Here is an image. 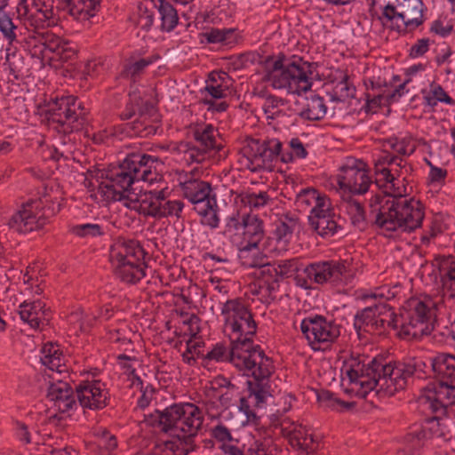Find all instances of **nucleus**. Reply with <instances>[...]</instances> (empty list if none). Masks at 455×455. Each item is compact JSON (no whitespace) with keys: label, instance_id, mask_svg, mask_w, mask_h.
Instances as JSON below:
<instances>
[{"label":"nucleus","instance_id":"0e129e2a","mask_svg":"<svg viewBox=\"0 0 455 455\" xmlns=\"http://www.w3.org/2000/svg\"><path fill=\"white\" fill-rule=\"evenodd\" d=\"M431 92L437 101L444 102L450 105L454 103V100L445 92L440 84H436L435 82H433L431 84Z\"/></svg>","mask_w":455,"mask_h":455},{"label":"nucleus","instance_id":"393cba45","mask_svg":"<svg viewBox=\"0 0 455 455\" xmlns=\"http://www.w3.org/2000/svg\"><path fill=\"white\" fill-rule=\"evenodd\" d=\"M195 429L186 428L185 432L178 433V436H172V440L164 442L167 450L172 451L175 455H188L196 451L198 446L195 443V437L202 426L194 425Z\"/></svg>","mask_w":455,"mask_h":455},{"label":"nucleus","instance_id":"e433bc0d","mask_svg":"<svg viewBox=\"0 0 455 455\" xmlns=\"http://www.w3.org/2000/svg\"><path fill=\"white\" fill-rule=\"evenodd\" d=\"M9 0H0V30L4 37L10 42L17 38L18 27L12 21V19L3 12Z\"/></svg>","mask_w":455,"mask_h":455},{"label":"nucleus","instance_id":"a878e982","mask_svg":"<svg viewBox=\"0 0 455 455\" xmlns=\"http://www.w3.org/2000/svg\"><path fill=\"white\" fill-rule=\"evenodd\" d=\"M243 236L247 243L240 249L242 254L251 251L258 247L259 243L264 236L263 221L257 216L246 214L243 217Z\"/></svg>","mask_w":455,"mask_h":455},{"label":"nucleus","instance_id":"8fccbe9b","mask_svg":"<svg viewBox=\"0 0 455 455\" xmlns=\"http://www.w3.org/2000/svg\"><path fill=\"white\" fill-rule=\"evenodd\" d=\"M71 232L80 237H84L87 235L91 236H99L103 235L102 228L99 224H83L74 226L71 228Z\"/></svg>","mask_w":455,"mask_h":455},{"label":"nucleus","instance_id":"2eb2a0df","mask_svg":"<svg viewBox=\"0 0 455 455\" xmlns=\"http://www.w3.org/2000/svg\"><path fill=\"white\" fill-rule=\"evenodd\" d=\"M221 314L226 315V326H230L232 332L237 334L235 340L249 339L253 345L257 323L247 307L235 299L228 300L221 308Z\"/></svg>","mask_w":455,"mask_h":455},{"label":"nucleus","instance_id":"680f3d73","mask_svg":"<svg viewBox=\"0 0 455 455\" xmlns=\"http://www.w3.org/2000/svg\"><path fill=\"white\" fill-rule=\"evenodd\" d=\"M301 429L294 428L290 433V443L293 447H297L299 450L307 451L309 449V443H307V438L301 441L300 435Z\"/></svg>","mask_w":455,"mask_h":455},{"label":"nucleus","instance_id":"774afa93","mask_svg":"<svg viewBox=\"0 0 455 455\" xmlns=\"http://www.w3.org/2000/svg\"><path fill=\"white\" fill-rule=\"evenodd\" d=\"M98 445L108 451H111L117 447V441L115 435H109L108 432L105 431L103 436L99 440Z\"/></svg>","mask_w":455,"mask_h":455},{"label":"nucleus","instance_id":"c9c22d12","mask_svg":"<svg viewBox=\"0 0 455 455\" xmlns=\"http://www.w3.org/2000/svg\"><path fill=\"white\" fill-rule=\"evenodd\" d=\"M299 226V218L291 217L288 214L282 215L275 224V236L277 241L288 243L295 228Z\"/></svg>","mask_w":455,"mask_h":455},{"label":"nucleus","instance_id":"bb28decb","mask_svg":"<svg viewBox=\"0 0 455 455\" xmlns=\"http://www.w3.org/2000/svg\"><path fill=\"white\" fill-rule=\"evenodd\" d=\"M330 198L325 195H322L314 188H307L302 189L296 196L295 205L299 212H310L309 215H313L315 210L320 207L328 206Z\"/></svg>","mask_w":455,"mask_h":455},{"label":"nucleus","instance_id":"6e6d98bb","mask_svg":"<svg viewBox=\"0 0 455 455\" xmlns=\"http://www.w3.org/2000/svg\"><path fill=\"white\" fill-rule=\"evenodd\" d=\"M383 2H387L383 8V16L387 18L388 20H392L395 19L396 13H398V4H400V0H382ZM378 0H371V7H373ZM372 11V8H371Z\"/></svg>","mask_w":455,"mask_h":455},{"label":"nucleus","instance_id":"5fc2aeb1","mask_svg":"<svg viewBox=\"0 0 455 455\" xmlns=\"http://www.w3.org/2000/svg\"><path fill=\"white\" fill-rule=\"evenodd\" d=\"M23 63V58L20 53L12 52L6 54L5 64L8 65L10 73L12 74L15 78H18L19 73L21 71V67Z\"/></svg>","mask_w":455,"mask_h":455},{"label":"nucleus","instance_id":"052dcab7","mask_svg":"<svg viewBox=\"0 0 455 455\" xmlns=\"http://www.w3.org/2000/svg\"><path fill=\"white\" fill-rule=\"evenodd\" d=\"M212 436L223 443L232 440V435L230 431L223 425H218L214 427L212 429Z\"/></svg>","mask_w":455,"mask_h":455},{"label":"nucleus","instance_id":"9b49d317","mask_svg":"<svg viewBox=\"0 0 455 455\" xmlns=\"http://www.w3.org/2000/svg\"><path fill=\"white\" fill-rule=\"evenodd\" d=\"M282 142L277 139L259 140L247 138L240 149L244 165L252 172L261 170L273 171L274 161L278 158Z\"/></svg>","mask_w":455,"mask_h":455},{"label":"nucleus","instance_id":"20e7f679","mask_svg":"<svg viewBox=\"0 0 455 455\" xmlns=\"http://www.w3.org/2000/svg\"><path fill=\"white\" fill-rule=\"evenodd\" d=\"M259 63L265 70L264 80L270 82L275 89L298 95L311 89V76L317 67L316 63L303 61L302 59L288 60L283 53L276 59L269 55Z\"/></svg>","mask_w":455,"mask_h":455},{"label":"nucleus","instance_id":"3c124183","mask_svg":"<svg viewBox=\"0 0 455 455\" xmlns=\"http://www.w3.org/2000/svg\"><path fill=\"white\" fill-rule=\"evenodd\" d=\"M420 401L425 404H428V407L432 410L433 412H444L448 407L445 403L437 402V396H435L434 393L431 392L430 388H427L424 391V394L420 396Z\"/></svg>","mask_w":455,"mask_h":455},{"label":"nucleus","instance_id":"37998d69","mask_svg":"<svg viewBox=\"0 0 455 455\" xmlns=\"http://www.w3.org/2000/svg\"><path fill=\"white\" fill-rule=\"evenodd\" d=\"M440 272L443 287L451 291V297H455V261L442 265Z\"/></svg>","mask_w":455,"mask_h":455},{"label":"nucleus","instance_id":"864d4df0","mask_svg":"<svg viewBox=\"0 0 455 455\" xmlns=\"http://www.w3.org/2000/svg\"><path fill=\"white\" fill-rule=\"evenodd\" d=\"M276 267L280 280L290 277L294 271L299 269L296 259L281 260Z\"/></svg>","mask_w":455,"mask_h":455},{"label":"nucleus","instance_id":"4d7b16f0","mask_svg":"<svg viewBox=\"0 0 455 455\" xmlns=\"http://www.w3.org/2000/svg\"><path fill=\"white\" fill-rule=\"evenodd\" d=\"M149 64L150 61L145 59H140L138 61L128 64L124 67L123 76L134 77L135 76L140 74L143 71V69Z\"/></svg>","mask_w":455,"mask_h":455},{"label":"nucleus","instance_id":"09e8293b","mask_svg":"<svg viewBox=\"0 0 455 455\" xmlns=\"http://www.w3.org/2000/svg\"><path fill=\"white\" fill-rule=\"evenodd\" d=\"M270 200L269 196L267 192H260L259 194L246 193L242 195L241 201L244 204H248L250 207L259 208L264 206Z\"/></svg>","mask_w":455,"mask_h":455},{"label":"nucleus","instance_id":"1a4fd4ad","mask_svg":"<svg viewBox=\"0 0 455 455\" xmlns=\"http://www.w3.org/2000/svg\"><path fill=\"white\" fill-rule=\"evenodd\" d=\"M399 315V336L403 339H419L434 330L435 310L419 299H409Z\"/></svg>","mask_w":455,"mask_h":455},{"label":"nucleus","instance_id":"de8ad7c7","mask_svg":"<svg viewBox=\"0 0 455 455\" xmlns=\"http://www.w3.org/2000/svg\"><path fill=\"white\" fill-rule=\"evenodd\" d=\"M253 275L258 280L259 284L274 281H280L277 273V267H275L274 265H271L270 263L267 266H265L263 268H260V270H255Z\"/></svg>","mask_w":455,"mask_h":455},{"label":"nucleus","instance_id":"a211bd4d","mask_svg":"<svg viewBox=\"0 0 455 455\" xmlns=\"http://www.w3.org/2000/svg\"><path fill=\"white\" fill-rule=\"evenodd\" d=\"M400 3L395 19H400L402 25H397L396 30L400 35L405 36L425 22V7L422 0H400Z\"/></svg>","mask_w":455,"mask_h":455},{"label":"nucleus","instance_id":"a18cd8bd","mask_svg":"<svg viewBox=\"0 0 455 455\" xmlns=\"http://www.w3.org/2000/svg\"><path fill=\"white\" fill-rule=\"evenodd\" d=\"M34 306H27V302L20 305V315L21 320L28 323L32 328L38 329L40 325L39 311L33 310Z\"/></svg>","mask_w":455,"mask_h":455},{"label":"nucleus","instance_id":"aec40b11","mask_svg":"<svg viewBox=\"0 0 455 455\" xmlns=\"http://www.w3.org/2000/svg\"><path fill=\"white\" fill-rule=\"evenodd\" d=\"M26 39L28 44L35 43L34 47L41 46L42 49L39 52L43 54L46 51L54 52L63 60H67L70 58V54H74L73 51L68 49L67 43H63L59 36L50 33L47 29L29 30Z\"/></svg>","mask_w":455,"mask_h":455},{"label":"nucleus","instance_id":"f704fd0d","mask_svg":"<svg viewBox=\"0 0 455 455\" xmlns=\"http://www.w3.org/2000/svg\"><path fill=\"white\" fill-rule=\"evenodd\" d=\"M158 2L157 10L161 20V29L171 32L178 25V12L169 1L158 0Z\"/></svg>","mask_w":455,"mask_h":455},{"label":"nucleus","instance_id":"b1692460","mask_svg":"<svg viewBox=\"0 0 455 455\" xmlns=\"http://www.w3.org/2000/svg\"><path fill=\"white\" fill-rule=\"evenodd\" d=\"M307 220L310 228L322 237L331 236L337 233L338 228H340L333 219L331 202L328 203V206H322L315 210L313 215H308Z\"/></svg>","mask_w":455,"mask_h":455},{"label":"nucleus","instance_id":"f8f14e48","mask_svg":"<svg viewBox=\"0 0 455 455\" xmlns=\"http://www.w3.org/2000/svg\"><path fill=\"white\" fill-rule=\"evenodd\" d=\"M53 0H20L17 6L19 18H24L28 33L47 29L59 24L58 9L55 11Z\"/></svg>","mask_w":455,"mask_h":455},{"label":"nucleus","instance_id":"e2e57ef3","mask_svg":"<svg viewBox=\"0 0 455 455\" xmlns=\"http://www.w3.org/2000/svg\"><path fill=\"white\" fill-rule=\"evenodd\" d=\"M427 164L430 167L429 180L431 182H440L444 180L447 176V171L435 166L429 160L425 159Z\"/></svg>","mask_w":455,"mask_h":455},{"label":"nucleus","instance_id":"58836bf2","mask_svg":"<svg viewBox=\"0 0 455 455\" xmlns=\"http://www.w3.org/2000/svg\"><path fill=\"white\" fill-rule=\"evenodd\" d=\"M206 40L210 44L221 43L228 45L235 42V29H218L212 28L211 31L204 33Z\"/></svg>","mask_w":455,"mask_h":455},{"label":"nucleus","instance_id":"6ab92c4d","mask_svg":"<svg viewBox=\"0 0 455 455\" xmlns=\"http://www.w3.org/2000/svg\"><path fill=\"white\" fill-rule=\"evenodd\" d=\"M80 405L91 410H100L108 404L109 394L101 388L100 380L84 381L76 387Z\"/></svg>","mask_w":455,"mask_h":455},{"label":"nucleus","instance_id":"6e6552de","mask_svg":"<svg viewBox=\"0 0 455 455\" xmlns=\"http://www.w3.org/2000/svg\"><path fill=\"white\" fill-rule=\"evenodd\" d=\"M45 115L49 121L57 124L55 129L64 134L81 131L87 123V112L74 96L51 99Z\"/></svg>","mask_w":455,"mask_h":455},{"label":"nucleus","instance_id":"7ed1b4c3","mask_svg":"<svg viewBox=\"0 0 455 455\" xmlns=\"http://www.w3.org/2000/svg\"><path fill=\"white\" fill-rule=\"evenodd\" d=\"M419 366L420 363L414 361L387 363L383 356L374 357L367 365H362L361 376L365 379L360 381V386L365 389V393L379 387L378 393L384 391L393 395L405 389Z\"/></svg>","mask_w":455,"mask_h":455},{"label":"nucleus","instance_id":"603ef678","mask_svg":"<svg viewBox=\"0 0 455 455\" xmlns=\"http://www.w3.org/2000/svg\"><path fill=\"white\" fill-rule=\"evenodd\" d=\"M154 21V12L147 6H139L137 25L143 30H149Z\"/></svg>","mask_w":455,"mask_h":455},{"label":"nucleus","instance_id":"79ce46f5","mask_svg":"<svg viewBox=\"0 0 455 455\" xmlns=\"http://www.w3.org/2000/svg\"><path fill=\"white\" fill-rule=\"evenodd\" d=\"M355 87L348 83V76L344 75L341 80L336 84L334 89L333 100L344 101L347 99L355 98Z\"/></svg>","mask_w":455,"mask_h":455},{"label":"nucleus","instance_id":"9d476101","mask_svg":"<svg viewBox=\"0 0 455 455\" xmlns=\"http://www.w3.org/2000/svg\"><path fill=\"white\" fill-rule=\"evenodd\" d=\"M161 430L178 436V433L185 432L186 428L195 429V424L202 426L204 417L201 410L194 403H174L163 411H156Z\"/></svg>","mask_w":455,"mask_h":455},{"label":"nucleus","instance_id":"72a5a7b5","mask_svg":"<svg viewBox=\"0 0 455 455\" xmlns=\"http://www.w3.org/2000/svg\"><path fill=\"white\" fill-rule=\"evenodd\" d=\"M327 107L324 100L318 95H312L307 98L305 108L299 113V116L306 120L319 121L326 114Z\"/></svg>","mask_w":455,"mask_h":455},{"label":"nucleus","instance_id":"473e14b6","mask_svg":"<svg viewBox=\"0 0 455 455\" xmlns=\"http://www.w3.org/2000/svg\"><path fill=\"white\" fill-rule=\"evenodd\" d=\"M194 210L201 216V224L215 229L220 225L219 206L217 204L216 195L213 194L212 198L204 204H199L194 206Z\"/></svg>","mask_w":455,"mask_h":455},{"label":"nucleus","instance_id":"ea45409f","mask_svg":"<svg viewBox=\"0 0 455 455\" xmlns=\"http://www.w3.org/2000/svg\"><path fill=\"white\" fill-rule=\"evenodd\" d=\"M346 211L350 216L351 223L360 229L366 226V213L364 207L358 201H350V204L346 206Z\"/></svg>","mask_w":455,"mask_h":455},{"label":"nucleus","instance_id":"bf43d9fd","mask_svg":"<svg viewBox=\"0 0 455 455\" xmlns=\"http://www.w3.org/2000/svg\"><path fill=\"white\" fill-rule=\"evenodd\" d=\"M354 363H351L349 366V369L347 370V375L350 380L351 383H359L363 379H365V378H363L361 376V369L360 367L361 363L357 361L356 359H353Z\"/></svg>","mask_w":455,"mask_h":455},{"label":"nucleus","instance_id":"49530a36","mask_svg":"<svg viewBox=\"0 0 455 455\" xmlns=\"http://www.w3.org/2000/svg\"><path fill=\"white\" fill-rule=\"evenodd\" d=\"M153 130L152 126H146L141 121L136 120L132 123H127L122 127V131L128 136H140L146 137Z\"/></svg>","mask_w":455,"mask_h":455},{"label":"nucleus","instance_id":"f03ea898","mask_svg":"<svg viewBox=\"0 0 455 455\" xmlns=\"http://www.w3.org/2000/svg\"><path fill=\"white\" fill-rule=\"evenodd\" d=\"M379 174L384 176V182L376 179V186L383 188L390 183L392 193L385 191L384 195L376 194L371 198V212H376L374 223L390 232H411L419 228L425 216L423 204L412 198L402 199L403 195L394 183L395 178L388 168L379 166Z\"/></svg>","mask_w":455,"mask_h":455},{"label":"nucleus","instance_id":"dca6fc26","mask_svg":"<svg viewBox=\"0 0 455 455\" xmlns=\"http://www.w3.org/2000/svg\"><path fill=\"white\" fill-rule=\"evenodd\" d=\"M337 181L340 188L347 189L353 195H364L372 184L369 177L370 169L365 162L355 157H347L339 168Z\"/></svg>","mask_w":455,"mask_h":455},{"label":"nucleus","instance_id":"69168bd1","mask_svg":"<svg viewBox=\"0 0 455 455\" xmlns=\"http://www.w3.org/2000/svg\"><path fill=\"white\" fill-rule=\"evenodd\" d=\"M269 262L267 261V257L261 253L253 255L251 259H247L246 261L243 262V265L249 267H254L256 268V270H260V268H263L265 266H267Z\"/></svg>","mask_w":455,"mask_h":455},{"label":"nucleus","instance_id":"338daca9","mask_svg":"<svg viewBox=\"0 0 455 455\" xmlns=\"http://www.w3.org/2000/svg\"><path fill=\"white\" fill-rule=\"evenodd\" d=\"M63 358L62 355H56L50 359H44V362L42 363L44 365L48 367L49 370L52 371H56L57 373H61L65 371V364L62 363Z\"/></svg>","mask_w":455,"mask_h":455},{"label":"nucleus","instance_id":"a19ab883","mask_svg":"<svg viewBox=\"0 0 455 455\" xmlns=\"http://www.w3.org/2000/svg\"><path fill=\"white\" fill-rule=\"evenodd\" d=\"M385 306L387 313L380 314L379 316H375V326L378 327V331H384L386 325L392 329H397L400 327V315H395L392 308L387 304L382 303Z\"/></svg>","mask_w":455,"mask_h":455},{"label":"nucleus","instance_id":"ddd939ff","mask_svg":"<svg viewBox=\"0 0 455 455\" xmlns=\"http://www.w3.org/2000/svg\"><path fill=\"white\" fill-rule=\"evenodd\" d=\"M164 190L165 188L158 191H148L140 198L136 196L134 201L140 203L139 212L145 216H150L157 220L171 217L180 219L184 208L183 202L168 200Z\"/></svg>","mask_w":455,"mask_h":455},{"label":"nucleus","instance_id":"4c0bfd02","mask_svg":"<svg viewBox=\"0 0 455 455\" xmlns=\"http://www.w3.org/2000/svg\"><path fill=\"white\" fill-rule=\"evenodd\" d=\"M455 380L439 381L431 392L437 396L438 403H445L447 406L452 404L455 399Z\"/></svg>","mask_w":455,"mask_h":455},{"label":"nucleus","instance_id":"4468645a","mask_svg":"<svg viewBox=\"0 0 455 455\" xmlns=\"http://www.w3.org/2000/svg\"><path fill=\"white\" fill-rule=\"evenodd\" d=\"M218 131L212 124L198 125L193 132V137L196 144L192 142H181L180 148L184 153V159L188 163L200 164L207 158L212 150L220 151L222 146L217 144L216 134Z\"/></svg>","mask_w":455,"mask_h":455},{"label":"nucleus","instance_id":"cd10ccee","mask_svg":"<svg viewBox=\"0 0 455 455\" xmlns=\"http://www.w3.org/2000/svg\"><path fill=\"white\" fill-rule=\"evenodd\" d=\"M134 156L130 161L132 164L135 165L138 170L136 174V181H145L149 184L154 183L158 180H162V176L159 175L156 171H152L153 164L159 162L157 157L143 154L140 152H133Z\"/></svg>","mask_w":455,"mask_h":455},{"label":"nucleus","instance_id":"39448f33","mask_svg":"<svg viewBox=\"0 0 455 455\" xmlns=\"http://www.w3.org/2000/svg\"><path fill=\"white\" fill-rule=\"evenodd\" d=\"M147 252L138 241L117 240L110 247L109 260L115 275L122 282L134 284L146 275Z\"/></svg>","mask_w":455,"mask_h":455},{"label":"nucleus","instance_id":"423d86ee","mask_svg":"<svg viewBox=\"0 0 455 455\" xmlns=\"http://www.w3.org/2000/svg\"><path fill=\"white\" fill-rule=\"evenodd\" d=\"M54 203L42 199L29 200L21 205V209L14 213L8 221L10 228L20 234L32 232L34 230L42 229L47 219L57 214L62 206L61 202Z\"/></svg>","mask_w":455,"mask_h":455},{"label":"nucleus","instance_id":"f257e3e1","mask_svg":"<svg viewBox=\"0 0 455 455\" xmlns=\"http://www.w3.org/2000/svg\"><path fill=\"white\" fill-rule=\"evenodd\" d=\"M204 361L229 362L237 369L251 373L253 380H248L250 395H254L256 406L266 402L271 396L269 378L274 373L273 360L267 356L259 345H252L249 339L231 340L228 349L223 343H217L205 355Z\"/></svg>","mask_w":455,"mask_h":455},{"label":"nucleus","instance_id":"13d9d810","mask_svg":"<svg viewBox=\"0 0 455 455\" xmlns=\"http://www.w3.org/2000/svg\"><path fill=\"white\" fill-rule=\"evenodd\" d=\"M430 40L428 38H421L417 41L410 49V56L417 58L423 56L429 49Z\"/></svg>","mask_w":455,"mask_h":455},{"label":"nucleus","instance_id":"412c9836","mask_svg":"<svg viewBox=\"0 0 455 455\" xmlns=\"http://www.w3.org/2000/svg\"><path fill=\"white\" fill-rule=\"evenodd\" d=\"M46 397L60 412H66L76 404L74 390L69 383L56 379L50 382Z\"/></svg>","mask_w":455,"mask_h":455},{"label":"nucleus","instance_id":"c85d7f7f","mask_svg":"<svg viewBox=\"0 0 455 455\" xmlns=\"http://www.w3.org/2000/svg\"><path fill=\"white\" fill-rule=\"evenodd\" d=\"M381 310L384 313H387L383 304H376L357 311L354 318V327L358 336L361 335L362 331L365 332L378 331V327L374 324L375 316H379L382 314Z\"/></svg>","mask_w":455,"mask_h":455},{"label":"nucleus","instance_id":"4be33fe9","mask_svg":"<svg viewBox=\"0 0 455 455\" xmlns=\"http://www.w3.org/2000/svg\"><path fill=\"white\" fill-rule=\"evenodd\" d=\"M198 172L196 169L190 172L191 176H195ZM180 188L185 198L188 199L195 206L199 204H204L212 196V186L207 181H203L191 177L189 180L180 182Z\"/></svg>","mask_w":455,"mask_h":455},{"label":"nucleus","instance_id":"0eeeda50","mask_svg":"<svg viewBox=\"0 0 455 455\" xmlns=\"http://www.w3.org/2000/svg\"><path fill=\"white\" fill-rule=\"evenodd\" d=\"M134 156L133 152L127 155L121 164L106 171L101 174L105 180L99 184L98 190L105 201H122L129 199V195L134 193L133 185L137 183L138 170L131 164Z\"/></svg>","mask_w":455,"mask_h":455},{"label":"nucleus","instance_id":"5701e85b","mask_svg":"<svg viewBox=\"0 0 455 455\" xmlns=\"http://www.w3.org/2000/svg\"><path fill=\"white\" fill-rule=\"evenodd\" d=\"M305 271L308 278L322 284L327 281L339 280L347 272V267L339 262H323L312 264Z\"/></svg>","mask_w":455,"mask_h":455},{"label":"nucleus","instance_id":"2f4dec72","mask_svg":"<svg viewBox=\"0 0 455 455\" xmlns=\"http://www.w3.org/2000/svg\"><path fill=\"white\" fill-rule=\"evenodd\" d=\"M100 6V0H64L62 9L75 19H86L94 16Z\"/></svg>","mask_w":455,"mask_h":455},{"label":"nucleus","instance_id":"c756f323","mask_svg":"<svg viewBox=\"0 0 455 455\" xmlns=\"http://www.w3.org/2000/svg\"><path fill=\"white\" fill-rule=\"evenodd\" d=\"M431 367L439 381L455 380V355L440 353L431 359Z\"/></svg>","mask_w":455,"mask_h":455},{"label":"nucleus","instance_id":"f3484780","mask_svg":"<svg viewBox=\"0 0 455 455\" xmlns=\"http://www.w3.org/2000/svg\"><path fill=\"white\" fill-rule=\"evenodd\" d=\"M300 330L315 351L324 350L322 345L328 346L340 335L339 325L328 322L324 316L319 315L304 318Z\"/></svg>","mask_w":455,"mask_h":455},{"label":"nucleus","instance_id":"7c9ffc66","mask_svg":"<svg viewBox=\"0 0 455 455\" xmlns=\"http://www.w3.org/2000/svg\"><path fill=\"white\" fill-rule=\"evenodd\" d=\"M239 406L233 408L228 417V424L232 427H244L248 424L258 425L259 418L251 409L245 397L240 398Z\"/></svg>","mask_w":455,"mask_h":455},{"label":"nucleus","instance_id":"c03bdc74","mask_svg":"<svg viewBox=\"0 0 455 455\" xmlns=\"http://www.w3.org/2000/svg\"><path fill=\"white\" fill-rule=\"evenodd\" d=\"M425 437L426 432L422 428H418L406 434L403 442L407 450L413 454L424 445Z\"/></svg>","mask_w":455,"mask_h":455}]
</instances>
